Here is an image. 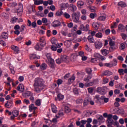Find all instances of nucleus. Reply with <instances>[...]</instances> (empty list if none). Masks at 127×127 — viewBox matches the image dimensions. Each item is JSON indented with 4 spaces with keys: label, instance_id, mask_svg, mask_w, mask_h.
I'll use <instances>...</instances> for the list:
<instances>
[{
    "label": "nucleus",
    "instance_id": "obj_1",
    "mask_svg": "<svg viewBox=\"0 0 127 127\" xmlns=\"http://www.w3.org/2000/svg\"><path fill=\"white\" fill-rule=\"evenodd\" d=\"M33 86L34 87L35 92H36V93H40V92L44 89L43 80L41 78H35Z\"/></svg>",
    "mask_w": 127,
    "mask_h": 127
},
{
    "label": "nucleus",
    "instance_id": "obj_2",
    "mask_svg": "<svg viewBox=\"0 0 127 127\" xmlns=\"http://www.w3.org/2000/svg\"><path fill=\"white\" fill-rule=\"evenodd\" d=\"M81 16V13L80 12H73L71 14V17L74 21V22H76V23H78L79 22V18H80V16Z\"/></svg>",
    "mask_w": 127,
    "mask_h": 127
},
{
    "label": "nucleus",
    "instance_id": "obj_3",
    "mask_svg": "<svg viewBox=\"0 0 127 127\" xmlns=\"http://www.w3.org/2000/svg\"><path fill=\"white\" fill-rule=\"evenodd\" d=\"M23 11V6H22V4H19L18 6V8L17 9V15L19 16H21Z\"/></svg>",
    "mask_w": 127,
    "mask_h": 127
},
{
    "label": "nucleus",
    "instance_id": "obj_4",
    "mask_svg": "<svg viewBox=\"0 0 127 127\" xmlns=\"http://www.w3.org/2000/svg\"><path fill=\"white\" fill-rule=\"evenodd\" d=\"M113 62H114V64L112 63V64L110 63H106L104 64V66H105L106 67H110V68L114 67V66H117V64H118V62L117 61V60H116V59H113Z\"/></svg>",
    "mask_w": 127,
    "mask_h": 127
},
{
    "label": "nucleus",
    "instance_id": "obj_5",
    "mask_svg": "<svg viewBox=\"0 0 127 127\" xmlns=\"http://www.w3.org/2000/svg\"><path fill=\"white\" fill-rule=\"evenodd\" d=\"M49 62L50 63L49 66L50 68L52 69H55V67H56V65L55 64V62L53 59H50L48 60Z\"/></svg>",
    "mask_w": 127,
    "mask_h": 127
},
{
    "label": "nucleus",
    "instance_id": "obj_6",
    "mask_svg": "<svg viewBox=\"0 0 127 127\" xmlns=\"http://www.w3.org/2000/svg\"><path fill=\"white\" fill-rule=\"evenodd\" d=\"M94 44L95 48H96V49H100V48H102V47H103V43H102L100 41H97L95 42Z\"/></svg>",
    "mask_w": 127,
    "mask_h": 127
},
{
    "label": "nucleus",
    "instance_id": "obj_7",
    "mask_svg": "<svg viewBox=\"0 0 127 127\" xmlns=\"http://www.w3.org/2000/svg\"><path fill=\"white\" fill-rule=\"evenodd\" d=\"M89 24H86L85 26L83 24H81L79 28L83 31H88L89 30Z\"/></svg>",
    "mask_w": 127,
    "mask_h": 127
},
{
    "label": "nucleus",
    "instance_id": "obj_8",
    "mask_svg": "<svg viewBox=\"0 0 127 127\" xmlns=\"http://www.w3.org/2000/svg\"><path fill=\"white\" fill-rule=\"evenodd\" d=\"M52 26L53 27H58L61 26V22L59 20H55L52 23Z\"/></svg>",
    "mask_w": 127,
    "mask_h": 127
},
{
    "label": "nucleus",
    "instance_id": "obj_9",
    "mask_svg": "<svg viewBox=\"0 0 127 127\" xmlns=\"http://www.w3.org/2000/svg\"><path fill=\"white\" fill-rule=\"evenodd\" d=\"M43 47H44V46H42L41 44L38 43L35 47V49L38 51H41L43 49Z\"/></svg>",
    "mask_w": 127,
    "mask_h": 127
},
{
    "label": "nucleus",
    "instance_id": "obj_10",
    "mask_svg": "<svg viewBox=\"0 0 127 127\" xmlns=\"http://www.w3.org/2000/svg\"><path fill=\"white\" fill-rule=\"evenodd\" d=\"M91 102V98L89 97L86 98L83 101V107H87Z\"/></svg>",
    "mask_w": 127,
    "mask_h": 127
},
{
    "label": "nucleus",
    "instance_id": "obj_11",
    "mask_svg": "<svg viewBox=\"0 0 127 127\" xmlns=\"http://www.w3.org/2000/svg\"><path fill=\"white\" fill-rule=\"evenodd\" d=\"M33 95V93L30 91H26L25 93L22 94V96L24 98H28V97H30V96H32Z\"/></svg>",
    "mask_w": 127,
    "mask_h": 127
},
{
    "label": "nucleus",
    "instance_id": "obj_12",
    "mask_svg": "<svg viewBox=\"0 0 127 127\" xmlns=\"http://www.w3.org/2000/svg\"><path fill=\"white\" fill-rule=\"evenodd\" d=\"M40 42L42 46H45V45H46V41H45V38L44 37L40 38Z\"/></svg>",
    "mask_w": 127,
    "mask_h": 127
},
{
    "label": "nucleus",
    "instance_id": "obj_13",
    "mask_svg": "<svg viewBox=\"0 0 127 127\" xmlns=\"http://www.w3.org/2000/svg\"><path fill=\"white\" fill-rule=\"evenodd\" d=\"M13 104V102L12 100H10L9 101H7V103L5 104V107H6V108H7L8 109H9V108H11Z\"/></svg>",
    "mask_w": 127,
    "mask_h": 127
},
{
    "label": "nucleus",
    "instance_id": "obj_14",
    "mask_svg": "<svg viewBox=\"0 0 127 127\" xmlns=\"http://www.w3.org/2000/svg\"><path fill=\"white\" fill-rule=\"evenodd\" d=\"M126 27L124 26L122 24H119L118 25V30L121 32H125V29Z\"/></svg>",
    "mask_w": 127,
    "mask_h": 127
},
{
    "label": "nucleus",
    "instance_id": "obj_15",
    "mask_svg": "<svg viewBox=\"0 0 127 127\" xmlns=\"http://www.w3.org/2000/svg\"><path fill=\"white\" fill-rule=\"evenodd\" d=\"M17 90L20 92H24V86L23 84H20L17 87Z\"/></svg>",
    "mask_w": 127,
    "mask_h": 127
},
{
    "label": "nucleus",
    "instance_id": "obj_16",
    "mask_svg": "<svg viewBox=\"0 0 127 127\" xmlns=\"http://www.w3.org/2000/svg\"><path fill=\"white\" fill-rule=\"evenodd\" d=\"M97 92L100 94V95H105L106 94V91L105 89H103L102 87H98L97 88Z\"/></svg>",
    "mask_w": 127,
    "mask_h": 127
},
{
    "label": "nucleus",
    "instance_id": "obj_17",
    "mask_svg": "<svg viewBox=\"0 0 127 127\" xmlns=\"http://www.w3.org/2000/svg\"><path fill=\"white\" fill-rule=\"evenodd\" d=\"M92 25V27L94 28L95 30H98V29H99V28L100 27V24L99 23L93 22Z\"/></svg>",
    "mask_w": 127,
    "mask_h": 127
},
{
    "label": "nucleus",
    "instance_id": "obj_18",
    "mask_svg": "<svg viewBox=\"0 0 127 127\" xmlns=\"http://www.w3.org/2000/svg\"><path fill=\"white\" fill-rule=\"evenodd\" d=\"M71 45L72 40H67L65 41H64V45H65V46H66L67 47H70V46H71Z\"/></svg>",
    "mask_w": 127,
    "mask_h": 127
},
{
    "label": "nucleus",
    "instance_id": "obj_19",
    "mask_svg": "<svg viewBox=\"0 0 127 127\" xmlns=\"http://www.w3.org/2000/svg\"><path fill=\"white\" fill-rule=\"evenodd\" d=\"M113 118V115L112 114H109L108 116V120L109 124L112 125L114 123V121L112 120V118Z\"/></svg>",
    "mask_w": 127,
    "mask_h": 127
},
{
    "label": "nucleus",
    "instance_id": "obj_20",
    "mask_svg": "<svg viewBox=\"0 0 127 127\" xmlns=\"http://www.w3.org/2000/svg\"><path fill=\"white\" fill-rule=\"evenodd\" d=\"M51 42H52V44H53L54 45H55V46L57 48H61V46H60V44H59L58 43H56V42H54V38H53L51 40Z\"/></svg>",
    "mask_w": 127,
    "mask_h": 127
},
{
    "label": "nucleus",
    "instance_id": "obj_21",
    "mask_svg": "<svg viewBox=\"0 0 127 127\" xmlns=\"http://www.w3.org/2000/svg\"><path fill=\"white\" fill-rule=\"evenodd\" d=\"M87 8H89L91 12H96L97 10V8L94 6H88Z\"/></svg>",
    "mask_w": 127,
    "mask_h": 127
},
{
    "label": "nucleus",
    "instance_id": "obj_22",
    "mask_svg": "<svg viewBox=\"0 0 127 127\" xmlns=\"http://www.w3.org/2000/svg\"><path fill=\"white\" fill-rule=\"evenodd\" d=\"M29 57L31 60H32L33 59H39V58H40V57L37 56V55L34 54H32L30 55Z\"/></svg>",
    "mask_w": 127,
    "mask_h": 127
},
{
    "label": "nucleus",
    "instance_id": "obj_23",
    "mask_svg": "<svg viewBox=\"0 0 127 127\" xmlns=\"http://www.w3.org/2000/svg\"><path fill=\"white\" fill-rule=\"evenodd\" d=\"M69 7L70 8H71V11L72 12H74V11H76V10H77V7L76 6V5L73 4H69Z\"/></svg>",
    "mask_w": 127,
    "mask_h": 127
},
{
    "label": "nucleus",
    "instance_id": "obj_24",
    "mask_svg": "<svg viewBox=\"0 0 127 127\" xmlns=\"http://www.w3.org/2000/svg\"><path fill=\"white\" fill-rule=\"evenodd\" d=\"M1 37L3 39H7L8 38V34L5 32H3L1 34Z\"/></svg>",
    "mask_w": 127,
    "mask_h": 127
},
{
    "label": "nucleus",
    "instance_id": "obj_25",
    "mask_svg": "<svg viewBox=\"0 0 127 127\" xmlns=\"http://www.w3.org/2000/svg\"><path fill=\"white\" fill-rule=\"evenodd\" d=\"M113 74V72L110 71V70H105L103 72V75L104 76H111Z\"/></svg>",
    "mask_w": 127,
    "mask_h": 127
},
{
    "label": "nucleus",
    "instance_id": "obj_26",
    "mask_svg": "<svg viewBox=\"0 0 127 127\" xmlns=\"http://www.w3.org/2000/svg\"><path fill=\"white\" fill-rule=\"evenodd\" d=\"M68 6H69V4L68 3H62L61 4V9L62 10H63V9L66 8Z\"/></svg>",
    "mask_w": 127,
    "mask_h": 127
},
{
    "label": "nucleus",
    "instance_id": "obj_27",
    "mask_svg": "<svg viewBox=\"0 0 127 127\" xmlns=\"http://www.w3.org/2000/svg\"><path fill=\"white\" fill-rule=\"evenodd\" d=\"M87 39L89 42H90V43H94V42H95V40L94 39V37H93V36H88Z\"/></svg>",
    "mask_w": 127,
    "mask_h": 127
},
{
    "label": "nucleus",
    "instance_id": "obj_28",
    "mask_svg": "<svg viewBox=\"0 0 127 127\" xmlns=\"http://www.w3.org/2000/svg\"><path fill=\"white\" fill-rule=\"evenodd\" d=\"M101 52L102 53V55H103V56H106L109 54V51L107 49L102 50Z\"/></svg>",
    "mask_w": 127,
    "mask_h": 127
},
{
    "label": "nucleus",
    "instance_id": "obj_29",
    "mask_svg": "<svg viewBox=\"0 0 127 127\" xmlns=\"http://www.w3.org/2000/svg\"><path fill=\"white\" fill-rule=\"evenodd\" d=\"M75 80V76L73 75L68 80V84H71Z\"/></svg>",
    "mask_w": 127,
    "mask_h": 127
},
{
    "label": "nucleus",
    "instance_id": "obj_30",
    "mask_svg": "<svg viewBox=\"0 0 127 127\" xmlns=\"http://www.w3.org/2000/svg\"><path fill=\"white\" fill-rule=\"evenodd\" d=\"M106 18V16H100L97 18V20H99V21H105Z\"/></svg>",
    "mask_w": 127,
    "mask_h": 127
},
{
    "label": "nucleus",
    "instance_id": "obj_31",
    "mask_svg": "<svg viewBox=\"0 0 127 127\" xmlns=\"http://www.w3.org/2000/svg\"><path fill=\"white\" fill-rule=\"evenodd\" d=\"M52 107V111L53 113H57V108H56V106L52 104H51Z\"/></svg>",
    "mask_w": 127,
    "mask_h": 127
},
{
    "label": "nucleus",
    "instance_id": "obj_32",
    "mask_svg": "<svg viewBox=\"0 0 127 127\" xmlns=\"http://www.w3.org/2000/svg\"><path fill=\"white\" fill-rule=\"evenodd\" d=\"M61 59H62V61L63 62H67V60L68 59L67 56L66 55L62 56Z\"/></svg>",
    "mask_w": 127,
    "mask_h": 127
},
{
    "label": "nucleus",
    "instance_id": "obj_33",
    "mask_svg": "<svg viewBox=\"0 0 127 127\" xmlns=\"http://www.w3.org/2000/svg\"><path fill=\"white\" fill-rule=\"evenodd\" d=\"M11 48L12 50H13L16 52H18V51H19V48H18V47L17 46H11Z\"/></svg>",
    "mask_w": 127,
    "mask_h": 127
},
{
    "label": "nucleus",
    "instance_id": "obj_34",
    "mask_svg": "<svg viewBox=\"0 0 127 127\" xmlns=\"http://www.w3.org/2000/svg\"><path fill=\"white\" fill-rule=\"evenodd\" d=\"M118 5L121 6V7H126L127 4L124 1H120L118 3Z\"/></svg>",
    "mask_w": 127,
    "mask_h": 127
},
{
    "label": "nucleus",
    "instance_id": "obj_35",
    "mask_svg": "<svg viewBox=\"0 0 127 127\" xmlns=\"http://www.w3.org/2000/svg\"><path fill=\"white\" fill-rule=\"evenodd\" d=\"M47 68V64L45 63H43L41 65H40V69L41 70H45Z\"/></svg>",
    "mask_w": 127,
    "mask_h": 127
},
{
    "label": "nucleus",
    "instance_id": "obj_36",
    "mask_svg": "<svg viewBox=\"0 0 127 127\" xmlns=\"http://www.w3.org/2000/svg\"><path fill=\"white\" fill-rule=\"evenodd\" d=\"M91 79H92V75H87L86 78H85L84 79V81L85 82H89L90 80H91Z\"/></svg>",
    "mask_w": 127,
    "mask_h": 127
},
{
    "label": "nucleus",
    "instance_id": "obj_37",
    "mask_svg": "<svg viewBox=\"0 0 127 127\" xmlns=\"http://www.w3.org/2000/svg\"><path fill=\"white\" fill-rule=\"evenodd\" d=\"M12 114L15 117H17L19 114V111L17 110H13L12 112Z\"/></svg>",
    "mask_w": 127,
    "mask_h": 127
},
{
    "label": "nucleus",
    "instance_id": "obj_38",
    "mask_svg": "<svg viewBox=\"0 0 127 127\" xmlns=\"http://www.w3.org/2000/svg\"><path fill=\"white\" fill-rule=\"evenodd\" d=\"M83 99L82 98H78L77 99H76V103L77 104V105H80V104H82L83 103Z\"/></svg>",
    "mask_w": 127,
    "mask_h": 127
},
{
    "label": "nucleus",
    "instance_id": "obj_39",
    "mask_svg": "<svg viewBox=\"0 0 127 127\" xmlns=\"http://www.w3.org/2000/svg\"><path fill=\"white\" fill-rule=\"evenodd\" d=\"M77 5L78 7H81V6H83L84 5V2L82 1H78L77 3Z\"/></svg>",
    "mask_w": 127,
    "mask_h": 127
},
{
    "label": "nucleus",
    "instance_id": "obj_40",
    "mask_svg": "<svg viewBox=\"0 0 127 127\" xmlns=\"http://www.w3.org/2000/svg\"><path fill=\"white\" fill-rule=\"evenodd\" d=\"M63 14V11L62 10H58L56 13V15L57 16H61Z\"/></svg>",
    "mask_w": 127,
    "mask_h": 127
},
{
    "label": "nucleus",
    "instance_id": "obj_41",
    "mask_svg": "<svg viewBox=\"0 0 127 127\" xmlns=\"http://www.w3.org/2000/svg\"><path fill=\"white\" fill-rule=\"evenodd\" d=\"M94 85V82H90L89 83H86L84 84L85 87H91V86H93Z\"/></svg>",
    "mask_w": 127,
    "mask_h": 127
},
{
    "label": "nucleus",
    "instance_id": "obj_42",
    "mask_svg": "<svg viewBox=\"0 0 127 127\" xmlns=\"http://www.w3.org/2000/svg\"><path fill=\"white\" fill-rule=\"evenodd\" d=\"M85 71L88 75H91L93 70L90 68H86Z\"/></svg>",
    "mask_w": 127,
    "mask_h": 127
},
{
    "label": "nucleus",
    "instance_id": "obj_43",
    "mask_svg": "<svg viewBox=\"0 0 127 127\" xmlns=\"http://www.w3.org/2000/svg\"><path fill=\"white\" fill-rule=\"evenodd\" d=\"M109 45H110V46H114L116 45L114 41H113V40L112 39L109 40Z\"/></svg>",
    "mask_w": 127,
    "mask_h": 127
},
{
    "label": "nucleus",
    "instance_id": "obj_44",
    "mask_svg": "<svg viewBox=\"0 0 127 127\" xmlns=\"http://www.w3.org/2000/svg\"><path fill=\"white\" fill-rule=\"evenodd\" d=\"M116 49L117 48H116V47H115V46H111L109 48V51L110 52H113V51H114V50H116Z\"/></svg>",
    "mask_w": 127,
    "mask_h": 127
},
{
    "label": "nucleus",
    "instance_id": "obj_45",
    "mask_svg": "<svg viewBox=\"0 0 127 127\" xmlns=\"http://www.w3.org/2000/svg\"><path fill=\"white\" fill-rule=\"evenodd\" d=\"M58 99L59 101H61V100L64 99V96L61 94H59L58 95Z\"/></svg>",
    "mask_w": 127,
    "mask_h": 127
},
{
    "label": "nucleus",
    "instance_id": "obj_46",
    "mask_svg": "<svg viewBox=\"0 0 127 127\" xmlns=\"http://www.w3.org/2000/svg\"><path fill=\"white\" fill-rule=\"evenodd\" d=\"M95 36L98 38H102V37H103V34L101 32H98L96 34Z\"/></svg>",
    "mask_w": 127,
    "mask_h": 127
},
{
    "label": "nucleus",
    "instance_id": "obj_47",
    "mask_svg": "<svg viewBox=\"0 0 127 127\" xmlns=\"http://www.w3.org/2000/svg\"><path fill=\"white\" fill-rule=\"evenodd\" d=\"M33 11H34L33 10V6H29L28 7V13L30 14L31 12H33Z\"/></svg>",
    "mask_w": 127,
    "mask_h": 127
},
{
    "label": "nucleus",
    "instance_id": "obj_48",
    "mask_svg": "<svg viewBox=\"0 0 127 127\" xmlns=\"http://www.w3.org/2000/svg\"><path fill=\"white\" fill-rule=\"evenodd\" d=\"M64 112L65 113H70L71 112V109L68 106H65Z\"/></svg>",
    "mask_w": 127,
    "mask_h": 127
},
{
    "label": "nucleus",
    "instance_id": "obj_49",
    "mask_svg": "<svg viewBox=\"0 0 127 127\" xmlns=\"http://www.w3.org/2000/svg\"><path fill=\"white\" fill-rule=\"evenodd\" d=\"M64 17L66 19H69L70 18V14H69L67 12H64Z\"/></svg>",
    "mask_w": 127,
    "mask_h": 127
},
{
    "label": "nucleus",
    "instance_id": "obj_50",
    "mask_svg": "<svg viewBox=\"0 0 127 127\" xmlns=\"http://www.w3.org/2000/svg\"><path fill=\"white\" fill-rule=\"evenodd\" d=\"M35 104L36 106H40V105H41V100H40V99L37 100L35 102Z\"/></svg>",
    "mask_w": 127,
    "mask_h": 127
},
{
    "label": "nucleus",
    "instance_id": "obj_51",
    "mask_svg": "<svg viewBox=\"0 0 127 127\" xmlns=\"http://www.w3.org/2000/svg\"><path fill=\"white\" fill-rule=\"evenodd\" d=\"M103 84H107L109 83V79L106 77L103 78Z\"/></svg>",
    "mask_w": 127,
    "mask_h": 127
},
{
    "label": "nucleus",
    "instance_id": "obj_52",
    "mask_svg": "<svg viewBox=\"0 0 127 127\" xmlns=\"http://www.w3.org/2000/svg\"><path fill=\"white\" fill-rule=\"evenodd\" d=\"M56 62L57 64H61L63 62H62V60L61 58H59L56 60Z\"/></svg>",
    "mask_w": 127,
    "mask_h": 127
},
{
    "label": "nucleus",
    "instance_id": "obj_53",
    "mask_svg": "<svg viewBox=\"0 0 127 127\" xmlns=\"http://www.w3.org/2000/svg\"><path fill=\"white\" fill-rule=\"evenodd\" d=\"M88 91L89 94H92L94 92V88L93 87H89L88 88Z\"/></svg>",
    "mask_w": 127,
    "mask_h": 127
},
{
    "label": "nucleus",
    "instance_id": "obj_54",
    "mask_svg": "<svg viewBox=\"0 0 127 127\" xmlns=\"http://www.w3.org/2000/svg\"><path fill=\"white\" fill-rule=\"evenodd\" d=\"M117 112H118V113H119V114L124 115V113L125 111L124 110V109H119Z\"/></svg>",
    "mask_w": 127,
    "mask_h": 127
},
{
    "label": "nucleus",
    "instance_id": "obj_55",
    "mask_svg": "<svg viewBox=\"0 0 127 127\" xmlns=\"http://www.w3.org/2000/svg\"><path fill=\"white\" fill-rule=\"evenodd\" d=\"M73 93L74 95H77L78 96V95H79V91H78V89H73Z\"/></svg>",
    "mask_w": 127,
    "mask_h": 127
},
{
    "label": "nucleus",
    "instance_id": "obj_56",
    "mask_svg": "<svg viewBox=\"0 0 127 127\" xmlns=\"http://www.w3.org/2000/svg\"><path fill=\"white\" fill-rule=\"evenodd\" d=\"M95 15H97V14L91 13L90 14L89 17H90V18H92V19H93V18H95Z\"/></svg>",
    "mask_w": 127,
    "mask_h": 127
},
{
    "label": "nucleus",
    "instance_id": "obj_57",
    "mask_svg": "<svg viewBox=\"0 0 127 127\" xmlns=\"http://www.w3.org/2000/svg\"><path fill=\"white\" fill-rule=\"evenodd\" d=\"M42 22H43V23H47V22H48V20H47V18H43L42 19Z\"/></svg>",
    "mask_w": 127,
    "mask_h": 127
},
{
    "label": "nucleus",
    "instance_id": "obj_58",
    "mask_svg": "<svg viewBox=\"0 0 127 127\" xmlns=\"http://www.w3.org/2000/svg\"><path fill=\"white\" fill-rule=\"evenodd\" d=\"M51 49L53 51H56L57 50V48H56V46L54 45L51 46Z\"/></svg>",
    "mask_w": 127,
    "mask_h": 127
},
{
    "label": "nucleus",
    "instance_id": "obj_59",
    "mask_svg": "<svg viewBox=\"0 0 127 127\" xmlns=\"http://www.w3.org/2000/svg\"><path fill=\"white\" fill-rule=\"evenodd\" d=\"M34 105L32 104L30 106H29V111L30 112H32V110H34Z\"/></svg>",
    "mask_w": 127,
    "mask_h": 127
},
{
    "label": "nucleus",
    "instance_id": "obj_60",
    "mask_svg": "<svg viewBox=\"0 0 127 127\" xmlns=\"http://www.w3.org/2000/svg\"><path fill=\"white\" fill-rule=\"evenodd\" d=\"M50 9H51V10H52V11H54V10H55L56 8H55V6H54V5H52L50 6Z\"/></svg>",
    "mask_w": 127,
    "mask_h": 127
},
{
    "label": "nucleus",
    "instance_id": "obj_61",
    "mask_svg": "<svg viewBox=\"0 0 127 127\" xmlns=\"http://www.w3.org/2000/svg\"><path fill=\"white\" fill-rule=\"evenodd\" d=\"M57 83L58 85H61V84L63 83V81L62 79H58Z\"/></svg>",
    "mask_w": 127,
    "mask_h": 127
},
{
    "label": "nucleus",
    "instance_id": "obj_62",
    "mask_svg": "<svg viewBox=\"0 0 127 127\" xmlns=\"http://www.w3.org/2000/svg\"><path fill=\"white\" fill-rule=\"evenodd\" d=\"M118 72L120 75H124V69H119Z\"/></svg>",
    "mask_w": 127,
    "mask_h": 127
},
{
    "label": "nucleus",
    "instance_id": "obj_63",
    "mask_svg": "<svg viewBox=\"0 0 127 127\" xmlns=\"http://www.w3.org/2000/svg\"><path fill=\"white\" fill-rule=\"evenodd\" d=\"M46 57H47L48 60H49L52 59V58H51V54H47L46 55Z\"/></svg>",
    "mask_w": 127,
    "mask_h": 127
},
{
    "label": "nucleus",
    "instance_id": "obj_64",
    "mask_svg": "<svg viewBox=\"0 0 127 127\" xmlns=\"http://www.w3.org/2000/svg\"><path fill=\"white\" fill-rule=\"evenodd\" d=\"M29 100H30L32 103H34V97H33V95L30 96Z\"/></svg>",
    "mask_w": 127,
    "mask_h": 127
}]
</instances>
